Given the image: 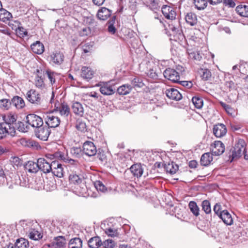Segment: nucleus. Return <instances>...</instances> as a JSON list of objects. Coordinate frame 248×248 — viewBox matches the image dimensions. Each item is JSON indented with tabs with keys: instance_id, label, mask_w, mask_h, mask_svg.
I'll list each match as a JSON object with an SVG mask.
<instances>
[{
	"instance_id": "obj_1",
	"label": "nucleus",
	"mask_w": 248,
	"mask_h": 248,
	"mask_svg": "<svg viewBox=\"0 0 248 248\" xmlns=\"http://www.w3.org/2000/svg\"><path fill=\"white\" fill-rule=\"evenodd\" d=\"M246 144L244 140L238 139L236 140V143L232 153V159H237L245 154Z\"/></svg>"
},
{
	"instance_id": "obj_2",
	"label": "nucleus",
	"mask_w": 248,
	"mask_h": 248,
	"mask_svg": "<svg viewBox=\"0 0 248 248\" xmlns=\"http://www.w3.org/2000/svg\"><path fill=\"white\" fill-rule=\"evenodd\" d=\"M4 123L7 124L6 128L9 130V135L14 136L16 134L15 125L16 124V116L14 114H9L4 117Z\"/></svg>"
},
{
	"instance_id": "obj_3",
	"label": "nucleus",
	"mask_w": 248,
	"mask_h": 248,
	"mask_svg": "<svg viewBox=\"0 0 248 248\" xmlns=\"http://www.w3.org/2000/svg\"><path fill=\"white\" fill-rule=\"evenodd\" d=\"M27 100L31 104L39 105L41 103L40 94L34 89L28 91L26 96Z\"/></svg>"
},
{
	"instance_id": "obj_4",
	"label": "nucleus",
	"mask_w": 248,
	"mask_h": 248,
	"mask_svg": "<svg viewBox=\"0 0 248 248\" xmlns=\"http://www.w3.org/2000/svg\"><path fill=\"white\" fill-rule=\"evenodd\" d=\"M26 123L29 125L36 129L43 124L42 118L34 114H28L26 117Z\"/></svg>"
},
{
	"instance_id": "obj_5",
	"label": "nucleus",
	"mask_w": 248,
	"mask_h": 248,
	"mask_svg": "<svg viewBox=\"0 0 248 248\" xmlns=\"http://www.w3.org/2000/svg\"><path fill=\"white\" fill-rule=\"evenodd\" d=\"M69 182L70 185L74 186L75 188L84 186V177L81 174H78L75 172L70 174L68 177Z\"/></svg>"
},
{
	"instance_id": "obj_6",
	"label": "nucleus",
	"mask_w": 248,
	"mask_h": 248,
	"mask_svg": "<svg viewBox=\"0 0 248 248\" xmlns=\"http://www.w3.org/2000/svg\"><path fill=\"white\" fill-rule=\"evenodd\" d=\"M163 75L165 78L171 81L173 83H178L179 82V73L174 69L167 68L164 71Z\"/></svg>"
},
{
	"instance_id": "obj_7",
	"label": "nucleus",
	"mask_w": 248,
	"mask_h": 248,
	"mask_svg": "<svg viewBox=\"0 0 248 248\" xmlns=\"http://www.w3.org/2000/svg\"><path fill=\"white\" fill-rule=\"evenodd\" d=\"M36 136L41 140L46 141L47 140L51 131L47 126H39L35 130Z\"/></svg>"
},
{
	"instance_id": "obj_8",
	"label": "nucleus",
	"mask_w": 248,
	"mask_h": 248,
	"mask_svg": "<svg viewBox=\"0 0 248 248\" xmlns=\"http://www.w3.org/2000/svg\"><path fill=\"white\" fill-rule=\"evenodd\" d=\"M37 162L38 170H40L45 173H48L51 171L52 168V162L50 163L44 158H39Z\"/></svg>"
},
{
	"instance_id": "obj_9",
	"label": "nucleus",
	"mask_w": 248,
	"mask_h": 248,
	"mask_svg": "<svg viewBox=\"0 0 248 248\" xmlns=\"http://www.w3.org/2000/svg\"><path fill=\"white\" fill-rule=\"evenodd\" d=\"M45 121L47 127L49 128H55L58 127L60 124V119L57 117L54 116L52 113H49L46 115L45 117Z\"/></svg>"
},
{
	"instance_id": "obj_10",
	"label": "nucleus",
	"mask_w": 248,
	"mask_h": 248,
	"mask_svg": "<svg viewBox=\"0 0 248 248\" xmlns=\"http://www.w3.org/2000/svg\"><path fill=\"white\" fill-rule=\"evenodd\" d=\"M83 152L89 156L96 155L97 150L94 143L90 141H86L82 146Z\"/></svg>"
},
{
	"instance_id": "obj_11",
	"label": "nucleus",
	"mask_w": 248,
	"mask_h": 248,
	"mask_svg": "<svg viewBox=\"0 0 248 248\" xmlns=\"http://www.w3.org/2000/svg\"><path fill=\"white\" fill-rule=\"evenodd\" d=\"M211 146L212 154L215 155H220L225 151V145L220 141H215Z\"/></svg>"
},
{
	"instance_id": "obj_12",
	"label": "nucleus",
	"mask_w": 248,
	"mask_h": 248,
	"mask_svg": "<svg viewBox=\"0 0 248 248\" xmlns=\"http://www.w3.org/2000/svg\"><path fill=\"white\" fill-rule=\"evenodd\" d=\"M52 168L51 171L54 175L61 178L63 176V169L62 165L58 161H52Z\"/></svg>"
},
{
	"instance_id": "obj_13",
	"label": "nucleus",
	"mask_w": 248,
	"mask_h": 248,
	"mask_svg": "<svg viewBox=\"0 0 248 248\" xmlns=\"http://www.w3.org/2000/svg\"><path fill=\"white\" fill-rule=\"evenodd\" d=\"M213 132L216 137L221 138L226 134L227 128L224 124H218L214 126Z\"/></svg>"
},
{
	"instance_id": "obj_14",
	"label": "nucleus",
	"mask_w": 248,
	"mask_h": 248,
	"mask_svg": "<svg viewBox=\"0 0 248 248\" xmlns=\"http://www.w3.org/2000/svg\"><path fill=\"white\" fill-rule=\"evenodd\" d=\"M165 93L170 99L179 101L182 98V95L178 90L174 88H171L167 89L165 91Z\"/></svg>"
},
{
	"instance_id": "obj_15",
	"label": "nucleus",
	"mask_w": 248,
	"mask_h": 248,
	"mask_svg": "<svg viewBox=\"0 0 248 248\" xmlns=\"http://www.w3.org/2000/svg\"><path fill=\"white\" fill-rule=\"evenodd\" d=\"M161 11L166 18L172 20L175 18L176 12L172 7L164 5L162 6Z\"/></svg>"
},
{
	"instance_id": "obj_16",
	"label": "nucleus",
	"mask_w": 248,
	"mask_h": 248,
	"mask_svg": "<svg viewBox=\"0 0 248 248\" xmlns=\"http://www.w3.org/2000/svg\"><path fill=\"white\" fill-rule=\"evenodd\" d=\"M19 142L22 146L25 147L32 148L37 150L41 148L38 143L31 139L21 138L19 140Z\"/></svg>"
},
{
	"instance_id": "obj_17",
	"label": "nucleus",
	"mask_w": 248,
	"mask_h": 248,
	"mask_svg": "<svg viewBox=\"0 0 248 248\" xmlns=\"http://www.w3.org/2000/svg\"><path fill=\"white\" fill-rule=\"evenodd\" d=\"M169 27L172 32L175 40L182 41L185 39L184 35L181 28H177L173 25H170Z\"/></svg>"
},
{
	"instance_id": "obj_18",
	"label": "nucleus",
	"mask_w": 248,
	"mask_h": 248,
	"mask_svg": "<svg viewBox=\"0 0 248 248\" xmlns=\"http://www.w3.org/2000/svg\"><path fill=\"white\" fill-rule=\"evenodd\" d=\"M94 75V71L89 67L83 66L81 70V77L87 80L92 79Z\"/></svg>"
},
{
	"instance_id": "obj_19",
	"label": "nucleus",
	"mask_w": 248,
	"mask_h": 248,
	"mask_svg": "<svg viewBox=\"0 0 248 248\" xmlns=\"http://www.w3.org/2000/svg\"><path fill=\"white\" fill-rule=\"evenodd\" d=\"M111 15V11L106 7H102L98 10L97 16L102 20H107Z\"/></svg>"
},
{
	"instance_id": "obj_20",
	"label": "nucleus",
	"mask_w": 248,
	"mask_h": 248,
	"mask_svg": "<svg viewBox=\"0 0 248 248\" xmlns=\"http://www.w3.org/2000/svg\"><path fill=\"white\" fill-rule=\"evenodd\" d=\"M51 61L55 64L57 65L61 64L63 61L64 56L63 54L60 52L53 53L50 55Z\"/></svg>"
},
{
	"instance_id": "obj_21",
	"label": "nucleus",
	"mask_w": 248,
	"mask_h": 248,
	"mask_svg": "<svg viewBox=\"0 0 248 248\" xmlns=\"http://www.w3.org/2000/svg\"><path fill=\"white\" fill-rule=\"evenodd\" d=\"M61 116L67 117L70 114V109L68 105L65 102L62 103L60 107H56Z\"/></svg>"
},
{
	"instance_id": "obj_22",
	"label": "nucleus",
	"mask_w": 248,
	"mask_h": 248,
	"mask_svg": "<svg viewBox=\"0 0 248 248\" xmlns=\"http://www.w3.org/2000/svg\"><path fill=\"white\" fill-rule=\"evenodd\" d=\"M12 105L17 109H22L25 106L24 100L18 96H15L11 99Z\"/></svg>"
},
{
	"instance_id": "obj_23",
	"label": "nucleus",
	"mask_w": 248,
	"mask_h": 248,
	"mask_svg": "<svg viewBox=\"0 0 248 248\" xmlns=\"http://www.w3.org/2000/svg\"><path fill=\"white\" fill-rule=\"evenodd\" d=\"M218 217L227 225H231L233 223L232 217L227 210L222 211V213Z\"/></svg>"
},
{
	"instance_id": "obj_24",
	"label": "nucleus",
	"mask_w": 248,
	"mask_h": 248,
	"mask_svg": "<svg viewBox=\"0 0 248 248\" xmlns=\"http://www.w3.org/2000/svg\"><path fill=\"white\" fill-rule=\"evenodd\" d=\"M131 173L137 178L140 177L143 173V169L140 164H135L130 168Z\"/></svg>"
},
{
	"instance_id": "obj_25",
	"label": "nucleus",
	"mask_w": 248,
	"mask_h": 248,
	"mask_svg": "<svg viewBox=\"0 0 248 248\" xmlns=\"http://www.w3.org/2000/svg\"><path fill=\"white\" fill-rule=\"evenodd\" d=\"M201 49L202 47H200L199 49L197 48L191 52H188L189 57L192 59L196 63L200 62L202 59Z\"/></svg>"
},
{
	"instance_id": "obj_26",
	"label": "nucleus",
	"mask_w": 248,
	"mask_h": 248,
	"mask_svg": "<svg viewBox=\"0 0 248 248\" xmlns=\"http://www.w3.org/2000/svg\"><path fill=\"white\" fill-rule=\"evenodd\" d=\"M32 51L36 54H41L44 51V46L40 41H37L32 44L31 46Z\"/></svg>"
},
{
	"instance_id": "obj_27",
	"label": "nucleus",
	"mask_w": 248,
	"mask_h": 248,
	"mask_svg": "<svg viewBox=\"0 0 248 248\" xmlns=\"http://www.w3.org/2000/svg\"><path fill=\"white\" fill-rule=\"evenodd\" d=\"M72 109L73 112L80 116H83L84 114L83 107L81 103L78 102H74L72 105Z\"/></svg>"
},
{
	"instance_id": "obj_28",
	"label": "nucleus",
	"mask_w": 248,
	"mask_h": 248,
	"mask_svg": "<svg viewBox=\"0 0 248 248\" xmlns=\"http://www.w3.org/2000/svg\"><path fill=\"white\" fill-rule=\"evenodd\" d=\"M25 168L30 173H36L38 171L37 162L29 161L25 165Z\"/></svg>"
},
{
	"instance_id": "obj_29",
	"label": "nucleus",
	"mask_w": 248,
	"mask_h": 248,
	"mask_svg": "<svg viewBox=\"0 0 248 248\" xmlns=\"http://www.w3.org/2000/svg\"><path fill=\"white\" fill-rule=\"evenodd\" d=\"M179 167L173 162H169L164 164V169L167 172L174 174L178 170Z\"/></svg>"
},
{
	"instance_id": "obj_30",
	"label": "nucleus",
	"mask_w": 248,
	"mask_h": 248,
	"mask_svg": "<svg viewBox=\"0 0 248 248\" xmlns=\"http://www.w3.org/2000/svg\"><path fill=\"white\" fill-rule=\"evenodd\" d=\"M88 246L91 248H98L102 245V242L98 236L93 237L88 241Z\"/></svg>"
},
{
	"instance_id": "obj_31",
	"label": "nucleus",
	"mask_w": 248,
	"mask_h": 248,
	"mask_svg": "<svg viewBox=\"0 0 248 248\" xmlns=\"http://www.w3.org/2000/svg\"><path fill=\"white\" fill-rule=\"evenodd\" d=\"M185 20L191 26H194L197 22L196 15L192 12L187 13L185 16Z\"/></svg>"
},
{
	"instance_id": "obj_32",
	"label": "nucleus",
	"mask_w": 248,
	"mask_h": 248,
	"mask_svg": "<svg viewBox=\"0 0 248 248\" xmlns=\"http://www.w3.org/2000/svg\"><path fill=\"white\" fill-rule=\"evenodd\" d=\"M12 17V14L1 7V8L0 9V20L6 22Z\"/></svg>"
},
{
	"instance_id": "obj_33",
	"label": "nucleus",
	"mask_w": 248,
	"mask_h": 248,
	"mask_svg": "<svg viewBox=\"0 0 248 248\" xmlns=\"http://www.w3.org/2000/svg\"><path fill=\"white\" fill-rule=\"evenodd\" d=\"M82 246V240L77 237L71 239L68 244L69 248H81Z\"/></svg>"
},
{
	"instance_id": "obj_34",
	"label": "nucleus",
	"mask_w": 248,
	"mask_h": 248,
	"mask_svg": "<svg viewBox=\"0 0 248 248\" xmlns=\"http://www.w3.org/2000/svg\"><path fill=\"white\" fill-rule=\"evenodd\" d=\"M235 10L240 16L248 17V6L239 5L236 7Z\"/></svg>"
},
{
	"instance_id": "obj_35",
	"label": "nucleus",
	"mask_w": 248,
	"mask_h": 248,
	"mask_svg": "<svg viewBox=\"0 0 248 248\" xmlns=\"http://www.w3.org/2000/svg\"><path fill=\"white\" fill-rule=\"evenodd\" d=\"M28 236L30 239L33 240H38L43 237L41 233L35 229H31L29 230Z\"/></svg>"
},
{
	"instance_id": "obj_36",
	"label": "nucleus",
	"mask_w": 248,
	"mask_h": 248,
	"mask_svg": "<svg viewBox=\"0 0 248 248\" xmlns=\"http://www.w3.org/2000/svg\"><path fill=\"white\" fill-rule=\"evenodd\" d=\"M192 102L194 107L199 110V111H196V112L201 116L200 111L202 108V98L198 96H193L192 98Z\"/></svg>"
},
{
	"instance_id": "obj_37",
	"label": "nucleus",
	"mask_w": 248,
	"mask_h": 248,
	"mask_svg": "<svg viewBox=\"0 0 248 248\" xmlns=\"http://www.w3.org/2000/svg\"><path fill=\"white\" fill-rule=\"evenodd\" d=\"M132 89V86L128 84H124L117 89V92L120 95L128 94Z\"/></svg>"
},
{
	"instance_id": "obj_38",
	"label": "nucleus",
	"mask_w": 248,
	"mask_h": 248,
	"mask_svg": "<svg viewBox=\"0 0 248 248\" xmlns=\"http://www.w3.org/2000/svg\"><path fill=\"white\" fill-rule=\"evenodd\" d=\"M100 91L104 95H108L114 93L112 87L107 84H104L103 86H101L100 88Z\"/></svg>"
},
{
	"instance_id": "obj_39",
	"label": "nucleus",
	"mask_w": 248,
	"mask_h": 248,
	"mask_svg": "<svg viewBox=\"0 0 248 248\" xmlns=\"http://www.w3.org/2000/svg\"><path fill=\"white\" fill-rule=\"evenodd\" d=\"M213 154L206 153L202 154V166H207L213 161Z\"/></svg>"
},
{
	"instance_id": "obj_40",
	"label": "nucleus",
	"mask_w": 248,
	"mask_h": 248,
	"mask_svg": "<svg viewBox=\"0 0 248 248\" xmlns=\"http://www.w3.org/2000/svg\"><path fill=\"white\" fill-rule=\"evenodd\" d=\"M15 244L17 248H28L29 247L28 241L23 238L17 239Z\"/></svg>"
},
{
	"instance_id": "obj_41",
	"label": "nucleus",
	"mask_w": 248,
	"mask_h": 248,
	"mask_svg": "<svg viewBox=\"0 0 248 248\" xmlns=\"http://www.w3.org/2000/svg\"><path fill=\"white\" fill-rule=\"evenodd\" d=\"M16 128L18 131L21 132H27L29 129V125L25 124L24 123L19 121L15 125V129Z\"/></svg>"
},
{
	"instance_id": "obj_42",
	"label": "nucleus",
	"mask_w": 248,
	"mask_h": 248,
	"mask_svg": "<svg viewBox=\"0 0 248 248\" xmlns=\"http://www.w3.org/2000/svg\"><path fill=\"white\" fill-rule=\"evenodd\" d=\"M54 243L57 248H62L65 246L66 244V239L63 236H58L54 239Z\"/></svg>"
},
{
	"instance_id": "obj_43",
	"label": "nucleus",
	"mask_w": 248,
	"mask_h": 248,
	"mask_svg": "<svg viewBox=\"0 0 248 248\" xmlns=\"http://www.w3.org/2000/svg\"><path fill=\"white\" fill-rule=\"evenodd\" d=\"M11 106V100L5 98L0 100V108L2 109L8 110Z\"/></svg>"
},
{
	"instance_id": "obj_44",
	"label": "nucleus",
	"mask_w": 248,
	"mask_h": 248,
	"mask_svg": "<svg viewBox=\"0 0 248 248\" xmlns=\"http://www.w3.org/2000/svg\"><path fill=\"white\" fill-rule=\"evenodd\" d=\"M131 84L134 88H141L144 86V83L141 78L135 77L131 80Z\"/></svg>"
},
{
	"instance_id": "obj_45",
	"label": "nucleus",
	"mask_w": 248,
	"mask_h": 248,
	"mask_svg": "<svg viewBox=\"0 0 248 248\" xmlns=\"http://www.w3.org/2000/svg\"><path fill=\"white\" fill-rule=\"evenodd\" d=\"M189 208L191 212L195 216H197L199 215V208L198 207L196 202L194 201H191L188 204Z\"/></svg>"
},
{
	"instance_id": "obj_46",
	"label": "nucleus",
	"mask_w": 248,
	"mask_h": 248,
	"mask_svg": "<svg viewBox=\"0 0 248 248\" xmlns=\"http://www.w3.org/2000/svg\"><path fill=\"white\" fill-rule=\"evenodd\" d=\"M34 84L37 88L41 89L45 88L46 85L44 83V79L39 75H37V76L36 77Z\"/></svg>"
},
{
	"instance_id": "obj_47",
	"label": "nucleus",
	"mask_w": 248,
	"mask_h": 248,
	"mask_svg": "<svg viewBox=\"0 0 248 248\" xmlns=\"http://www.w3.org/2000/svg\"><path fill=\"white\" fill-rule=\"evenodd\" d=\"M55 156L58 157L60 159L63 160L65 162H69L71 164H73L75 160L72 159H69L67 155H65L64 154H63L61 152H58L55 153Z\"/></svg>"
},
{
	"instance_id": "obj_48",
	"label": "nucleus",
	"mask_w": 248,
	"mask_h": 248,
	"mask_svg": "<svg viewBox=\"0 0 248 248\" xmlns=\"http://www.w3.org/2000/svg\"><path fill=\"white\" fill-rule=\"evenodd\" d=\"M7 124L0 123V140L2 139L9 134V130L6 128Z\"/></svg>"
},
{
	"instance_id": "obj_49",
	"label": "nucleus",
	"mask_w": 248,
	"mask_h": 248,
	"mask_svg": "<svg viewBox=\"0 0 248 248\" xmlns=\"http://www.w3.org/2000/svg\"><path fill=\"white\" fill-rule=\"evenodd\" d=\"M91 29L89 27H85L79 31V35L81 37L89 36L91 34Z\"/></svg>"
},
{
	"instance_id": "obj_50",
	"label": "nucleus",
	"mask_w": 248,
	"mask_h": 248,
	"mask_svg": "<svg viewBox=\"0 0 248 248\" xmlns=\"http://www.w3.org/2000/svg\"><path fill=\"white\" fill-rule=\"evenodd\" d=\"M115 16H113L112 19L111 21H108V31L112 34H114L116 31V28L113 26V23L115 22Z\"/></svg>"
},
{
	"instance_id": "obj_51",
	"label": "nucleus",
	"mask_w": 248,
	"mask_h": 248,
	"mask_svg": "<svg viewBox=\"0 0 248 248\" xmlns=\"http://www.w3.org/2000/svg\"><path fill=\"white\" fill-rule=\"evenodd\" d=\"M76 127L77 129L81 132H85L87 130L85 123L80 121H77Z\"/></svg>"
},
{
	"instance_id": "obj_52",
	"label": "nucleus",
	"mask_w": 248,
	"mask_h": 248,
	"mask_svg": "<svg viewBox=\"0 0 248 248\" xmlns=\"http://www.w3.org/2000/svg\"><path fill=\"white\" fill-rule=\"evenodd\" d=\"M94 186L97 191L105 192L107 188L100 181H96L94 182Z\"/></svg>"
},
{
	"instance_id": "obj_53",
	"label": "nucleus",
	"mask_w": 248,
	"mask_h": 248,
	"mask_svg": "<svg viewBox=\"0 0 248 248\" xmlns=\"http://www.w3.org/2000/svg\"><path fill=\"white\" fill-rule=\"evenodd\" d=\"M202 210L206 214L210 213L211 212V209L210 206V203L207 200H204L202 201Z\"/></svg>"
},
{
	"instance_id": "obj_54",
	"label": "nucleus",
	"mask_w": 248,
	"mask_h": 248,
	"mask_svg": "<svg viewBox=\"0 0 248 248\" xmlns=\"http://www.w3.org/2000/svg\"><path fill=\"white\" fill-rule=\"evenodd\" d=\"M15 30L16 33L21 37H24L27 35L28 32L27 30L22 27H18Z\"/></svg>"
},
{
	"instance_id": "obj_55",
	"label": "nucleus",
	"mask_w": 248,
	"mask_h": 248,
	"mask_svg": "<svg viewBox=\"0 0 248 248\" xmlns=\"http://www.w3.org/2000/svg\"><path fill=\"white\" fill-rule=\"evenodd\" d=\"M105 248H113L115 246V242L111 239H108L102 243V245Z\"/></svg>"
},
{
	"instance_id": "obj_56",
	"label": "nucleus",
	"mask_w": 248,
	"mask_h": 248,
	"mask_svg": "<svg viewBox=\"0 0 248 248\" xmlns=\"http://www.w3.org/2000/svg\"><path fill=\"white\" fill-rule=\"evenodd\" d=\"M196 32H194V34L191 37V40L193 41L195 43L200 44L201 38L198 36L200 33V30H196Z\"/></svg>"
},
{
	"instance_id": "obj_57",
	"label": "nucleus",
	"mask_w": 248,
	"mask_h": 248,
	"mask_svg": "<svg viewBox=\"0 0 248 248\" xmlns=\"http://www.w3.org/2000/svg\"><path fill=\"white\" fill-rule=\"evenodd\" d=\"M213 210L216 214L218 216L222 213V211L226 210H223L222 207L219 203H217L213 208Z\"/></svg>"
},
{
	"instance_id": "obj_58",
	"label": "nucleus",
	"mask_w": 248,
	"mask_h": 248,
	"mask_svg": "<svg viewBox=\"0 0 248 248\" xmlns=\"http://www.w3.org/2000/svg\"><path fill=\"white\" fill-rule=\"evenodd\" d=\"M202 79L207 80L211 78V73L207 69H202Z\"/></svg>"
},
{
	"instance_id": "obj_59",
	"label": "nucleus",
	"mask_w": 248,
	"mask_h": 248,
	"mask_svg": "<svg viewBox=\"0 0 248 248\" xmlns=\"http://www.w3.org/2000/svg\"><path fill=\"white\" fill-rule=\"evenodd\" d=\"M46 73L51 84L53 85V84H54L55 82V74L54 72H51V71L49 70H47L46 71Z\"/></svg>"
},
{
	"instance_id": "obj_60",
	"label": "nucleus",
	"mask_w": 248,
	"mask_h": 248,
	"mask_svg": "<svg viewBox=\"0 0 248 248\" xmlns=\"http://www.w3.org/2000/svg\"><path fill=\"white\" fill-rule=\"evenodd\" d=\"M220 103L221 106L224 108V109L229 114L232 115L233 114V109L229 105L222 102H221Z\"/></svg>"
},
{
	"instance_id": "obj_61",
	"label": "nucleus",
	"mask_w": 248,
	"mask_h": 248,
	"mask_svg": "<svg viewBox=\"0 0 248 248\" xmlns=\"http://www.w3.org/2000/svg\"><path fill=\"white\" fill-rule=\"evenodd\" d=\"M0 32L7 35L10 37L11 38H13L12 35H13V32L8 28H3L2 29L0 30Z\"/></svg>"
},
{
	"instance_id": "obj_62",
	"label": "nucleus",
	"mask_w": 248,
	"mask_h": 248,
	"mask_svg": "<svg viewBox=\"0 0 248 248\" xmlns=\"http://www.w3.org/2000/svg\"><path fill=\"white\" fill-rule=\"evenodd\" d=\"M92 47L93 46L88 43L82 46V49L84 53H87L91 51Z\"/></svg>"
},
{
	"instance_id": "obj_63",
	"label": "nucleus",
	"mask_w": 248,
	"mask_h": 248,
	"mask_svg": "<svg viewBox=\"0 0 248 248\" xmlns=\"http://www.w3.org/2000/svg\"><path fill=\"white\" fill-rule=\"evenodd\" d=\"M107 234L110 236H115L117 235V231L116 230L109 228L106 229L105 231Z\"/></svg>"
},
{
	"instance_id": "obj_64",
	"label": "nucleus",
	"mask_w": 248,
	"mask_h": 248,
	"mask_svg": "<svg viewBox=\"0 0 248 248\" xmlns=\"http://www.w3.org/2000/svg\"><path fill=\"white\" fill-rule=\"evenodd\" d=\"M147 75L150 78L153 79H157L158 78V75L155 71L153 69H150L147 73Z\"/></svg>"
}]
</instances>
